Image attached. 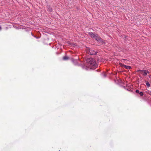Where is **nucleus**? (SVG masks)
I'll use <instances>...</instances> for the list:
<instances>
[{"mask_svg":"<svg viewBox=\"0 0 151 151\" xmlns=\"http://www.w3.org/2000/svg\"><path fill=\"white\" fill-rule=\"evenodd\" d=\"M120 65L121 66L127 69H130L131 68L130 66L124 64H122V63H121Z\"/></svg>","mask_w":151,"mask_h":151,"instance_id":"6","label":"nucleus"},{"mask_svg":"<svg viewBox=\"0 0 151 151\" xmlns=\"http://www.w3.org/2000/svg\"><path fill=\"white\" fill-rule=\"evenodd\" d=\"M1 26H0V30H1Z\"/></svg>","mask_w":151,"mask_h":151,"instance_id":"12","label":"nucleus"},{"mask_svg":"<svg viewBox=\"0 0 151 151\" xmlns=\"http://www.w3.org/2000/svg\"><path fill=\"white\" fill-rule=\"evenodd\" d=\"M72 62L73 63L75 64V65H78L79 66H80L82 67V68L83 69H85L86 70H88V68L86 66H85L84 65H83V63L79 64V62H80V60H77L76 59H72Z\"/></svg>","mask_w":151,"mask_h":151,"instance_id":"3","label":"nucleus"},{"mask_svg":"<svg viewBox=\"0 0 151 151\" xmlns=\"http://www.w3.org/2000/svg\"><path fill=\"white\" fill-rule=\"evenodd\" d=\"M48 10L50 12H51L52 11V9L51 8L49 7V8H48Z\"/></svg>","mask_w":151,"mask_h":151,"instance_id":"9","label":"nucleus"},{"mask_svg":"<svg viewBox=\"0 0 151 151\" xmlns=\"http://www.w3.org/2000/svg\"><path fill=\"white\" fill-rule=\"evenodd\" d=\"M69 59V57L67 56H64L63 58V59L64 60H66L68 59Z\"/></svg>","mask_w":151,"mask_h":151,"instance_id":"8","label":"nucleus"},{"mask_svg":"<svg viewBox=\"0 0 151 151\" xmlns=\"http://www.w3.org/2000/svg\"><path fill=\"white\" fill-rule=\"evenodd\" d=\"M146 85L148 88H149L150 86V84L148 82V81H146Z\"/></svg>","mask_w":151,"mask_h":151,"instance_id":"7","label":"nucleus"},{"mask_svg":"<svg viewBox=\"0 0 151 151\" xmlns=\"http://www.w3.org/2000/svg\"><path fill=\"white\" fill-rule=\"evenodd\" d=\"M135 91L136 93H139V91L138 90H136Z\"/></svg>","mask_w":151,"mask_h":151,"instance_id":"11","label":"nucleus"},{"mask_svg":"<svg viewBox=\"0 0 151 151\" xmlns=\"http://www.w3.org/2000/svg\"><path fill=\"white\" fill-rule=\"evenodd\" d=\"M88 34L91 38H94L98 42L103 44L105 43V42L97 34L92 32H89Z\"/></svg>","mask_w":151,"mask_h":151,"instance_id":"1","label":"nucleus"},{"mask_svg":"<svg viewBox=\"0 0 151 151\" xmlns=\"http://www.w3.org/2000/svg\"><path fill=\"white\" fill-rule=\"evenodd\" d=\"M137 72L140 73L145 76H147V73H149V72L147 70H137Z\"/></svg>","mask_w":151,"mask_h":151,"instance_id":"4","label":"nucleus"},{"mask_svg":"<svg viewBox=\"0 0 151 151\" xmlns=\"http://www.w3.org/2000/svg\"><path fill=\"white\" fill-rule=\"evenodd\" d=\"M87 52H89V54L91 55H95L97 53V52L93 49H90L89 48H87L86 49Z\"/></svg>","mask_w":151,"mask_h":151,"instance_id":"5","label":"nucleus"},{"mask_svg":"<svg viewBox=\"0 0 151 151\" xmlns=\"http://www.w3.org/2000/svg\"><path fill=\"white\" fill-rule=\"evenodd\" d=\"M88 65L90 68H94L97 66V64L95 60L92 58H89L86 60Z\"/></svg>","mask_w":151,"mask_h":151,"instance_id":"2","label":"nucleus"},{"mask_svg":"<svg viewBox=\"0 0 151 151\" xmlns=\"http://www.w3.org/2000/svg\"><path fill=\"white\" fill-rule=\"evenodd\" d=\"M139 94L141 96H142L143 95V93L142 92H139Z\"/></svg>","mask_w":151,"mask_h":151,"instance_id":"10","label":"nucleus"}]
</instances>
